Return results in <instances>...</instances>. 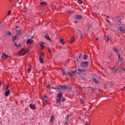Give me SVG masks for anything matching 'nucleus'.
<instances>
[{
	"instance_id": "nucleus-23",
	"label": "nucleus",
	"mask_w": 125,
	"mask_h": 125,
	"mask_svg": "<svg viewBox=\"0 0 125 125\" xmlns=\"http://www.w3.org/2000/svg\"><path fill=\"white\" fill-rule=\"evenodd\" d=\"M53 120H54V116L52 115L50 118V123H52V122H53Z\"/></svg>"
},
{
	"instance_id": "nucleus-54",
	"label": "nucleus",
	"mask_w": 125,
	"mask_h": 125,
	"mask_svg": "<svg viewBox=\"0 0 125 125\" xmlns=\"http://www.w3.org/2000/svg\"><path fill=\"white\" fill-rule=\"evenodd\" d=\"M0 85H1V82L0 81Z\"/></svg>"
},
{
	"instance_id": "nucleus-48",
	"label": "nucleus",
	"mask_w": 125,
	"mask_h": 125,
	"mask_svg": "<svg viewBox=\"0 0 125 125\" xmlns=\"http://www.w3.org/2000/svg\"><path fill=\"white\" fill-rule=\"evenodd\" d=\"M18 28H19V26H16V29H18Z\"/></svg>"
},
{
	"instance_id": "nucleus-9",
	"label": "nucleus",
	"mask_w": 125,
	"mask_h": 125,
	"mask_svg": "<svg viewBox=\"0 0 125 125\" xmlns=\"http://www.w3.org/2000/svg\"><path fill=\"white\" fill-rule=\"evenodd\" d=\"M39 44L41 46V47H42V49L44 48V42H40L39 43Z\"/></svg>"
},
{
	"instance_id": "nucleus-45",
	"label": "nucleus",
	"mask_w": 125,
	"mask_h": 125,
	"mask_svg": "<svg viewBox=\"0 0 125 125\" xmlns=\"http://www.w3.org/2000/svg\"><path fill=\"white\" fill-rule=\"evenodd\" d=\"M122 70H123L124 71V72H125V69L124 68H122Z\"/></svg>"
},
{
	"instance_id": "nucleus-61",
	"label": "nucleus",
	"mask_w": 125,
	"mask_h": 125,
	"mask_svg": "<svg viewBox=\"0 0 125 125\" xmlns=\"http://www.w3.org/2000/svg\"><path fill=\"white\" fill-rule=\"evenodd\" d=\"M114 68H115L114 66L111 69V70H113V69H114Z\"/></svg>"
},
{
	"instance_id": "nucleus-14",
	"label": "nucleus",
	"mask_w": 125,
	"mask_h": 125,
	"mask_svg": "<svg viewBox=\"0 0 125 125\" xmlns=\"http://www.w3.org/2000/svg\"><path fill=\"white\" fill-rule=\"evenodd\" d=\"M119 30L120 32H122L123 33H124V32H125V26L123 25L120 27Z\"/></svg>"
},
{
	"instance_id": "nucleus-55",
	"label": "nucleus",
	"mask_w": 125,
	"mask_h": 125,
	"mask_svg": "<svg viewBox=\"0 0 125 125\" xmlns=\"http://www.w3.org/2000/svg\"><path fill=\"white\" fill-rule=\"evenodd\" d=\"M79 119H80L81 120V119H82V117H79Z\"/></svg>"
},
{
	"instance_id": "nucleus-60",
	"label": "nucleus",
	"mask_w": 125,
	"mask_h": 125,
	"mask_svg": "<svg viewBox=\"0 0 125 125\" xmlns=\"http://www.w3.org/2000/svg\"><path fill=\"white\" fill-rule=\"evenodd\" d=\"M114 68H115L114 66L111 69V70H113V69H114Z\"/></svg>"
},
{
	"instance_id": "nucleus-64",
	"label": "nucleus",
	"mask_w": 125,
	"mask_h": 125,
	"mask_svg": "<svg viewBox=\"0 0 125 125\" xmlns=\"http://www.w3.org/2000/svg\"><path fill=\"white\" fill-rule=\"evenodd\" d=\"M65 125H67V122H66V123H65Z\"/></svg>"
},
{
	"instance_id": "nucleus-16",
	"label": "nucleus",
	"mask_w": 125,
	"mask_h": 125,
	"mask_svg": "<svg viewBox=\"0 0 125 125\" xmlns=\"http://www.w3.org/2000/svg\"><path fill=\"white\" fill-rule=\"evenodd\" d=\"M41 5H46L47 4V2L45 1H42L40 2Z\"/></svg>"
},
{
	"instance_id": "nucleus-13",
	"label": "nucleus",
	"mask_w": 125,
	"mask_h": 125,
	"mask_svg": "<svg viewBox=\"0 0 125 125\" xmlns=\"http://www.w3.org/2000/svg\"><path fill=\"white\" fill-rule=\"evenodd\" d=\"M92 81H93V82L95 83H99V81H98V80L95 78H93L92 79Z\"/></svg>"
},
{
	"instance_id": "nucleus-29",
	"label": "nucleus",
	"mask_w": 125,
	"mask_h": 125,
	"mask_svg": "<svg viewBox=\"0 0 125 125\" xmlns=\"http://www.w3.org/2000/svg\"><path fill=\"white\" fill-rule=\"evenodd\" d=\"M27 71L28 73H30L31 72V68H28L27 69Z\"/></svg>"
},
{
	"instance_id": "nucleus-1",
	"label": "nucleus",
	"mask_w": 125,
	"mask_h": 125,
	"mask_svg": "<svg viewBox=\"0 0 125 125\" xmlns=\"http://www.w3.org/2000/svg\"><path fill=\"white\" fill-rule=\"evenodd\" d=\"M57 89L61 90H65V89H68V91H71V88H69L65 85H59V86L57 87Z\"/></svg>"
},
{
	"instance_id": "nucleus-44",
	"label": "nucleus",
	"mask_w": 125,
	"mask_h": 125,
	"mask_svg": "<svg viewBox=\"0 0 125 125\" xmlns=\"http://www.w3.org/2000/svg\"><path fill=\"white\" fill-rule=\"evenodd\" d=\"M52 88H53V89H57V88H55V87H52Z\"/></svg>"
},
{
	"instance_id": "nucleus-6",
	"label": "nucleus",
	"mask_w": 125,
	"mask_h": 125,
	"mask_svg": "<svg viewBox=\"0 0 125 125\" xmlns=\"http://www.w3.org/2000/svg\"><path fill=\"white\" fill-rule=\"evenodd\" d=\"M74 18L77 20H82V19H83V16L81 15H76Z\"/></svg>"
},
{
	"instance_id": "nucleus-19",
	"label": "nucleus",
	"mask_w": 125,
	"mask_h": 125,
	"mask_svg": "<svg viewBox=\"0 0 125 125\" xmlns=\"http://www.w3.org/2000/svg\"><path fill=\"white\" fill-rule=\"evenodd\" d=\"M74 42H75V37H72V38L71 39L70 43H72Z\"/></svg>"
},
{
	"instance_id": "nucleus-62",
	"label": "nucleus",
	"mask_w": 125,
	"mask_h": 125,
	"mask_svg": "<svg viewBox=\"0 0 125 125\" xmlns=\"http://www.w3.org/2000/svg\"><path fill=\"white\" fill-rule=\"evenodd\" d=\"M121 61H123V59H121Z\"/></svg>"
},
{
	"instance_id": "nucleus-4",
	"label": "nucleus",
	"mask_w": 125,
	"mask_h": 125,
	"mask_svg": "<svg viewBox=\"0 0 125 125\" xmlns=\"http://www.w3.org/2000/svg\"><path fill=\"white\" fill-rule=\"evenodd\" d=\"M62 71L63 73V75H65V76H67V75H72V74H74L75 71H71L70 72H65V70L63 69H62Z\"/></svg>"
},
{
	"instance_id": "nucleus-32",
	"label": "nucleus",
	"mask_w": 125,
	"mask_h": 125,
	"mask_svg": "<svg viewBox=\"0 0 125 125\" xmlns=\"http://www.w3.org/2000/svg\"><path fill=\"white\" fill-rule=\"evenodd\" d=\"M95 89H90V90H91V91H92V93H92V92H94V90H95Z\"/></svg>"
},
{
	"instance_id": "nucleus-63",
	"label": "nucleus",
	"mask_w": 125,
	"mask_h": 125,
	"mask_svg": "<svg viewBox=\"0 0 125 125\" xmlns=\"http://www.w3.org/2000/svg\"><path fill=\"white\" fill-rule=\"evenodd\" d=\"M78 0V1H81V0Z\"/></svg>"
},
{
	"instance_id": "nucleus-28",
	"label": "nucleus",
	"mask_w": 125,
	"mask_h": 125,
	"mask_svg": "<svg viewBox=\"0 0 125 125\" xmlns=\"http://www.w3.org/2000/svg\"><path fill=\"white\" fill-rule=\"evenodd\" d=\"M83 57L84 60H86V59L87 58V56L86 55H84Z\"/></svg>"
},
{
	"instance_id": "nucleus-36",
	"label": "nucleus",
	"mask_w": 125,
	"mask_h": 125,
	"mask_svg": "<svg viewBox=\"0 0 125 125\" xmlns=\"http://www.w3.org/2000/svg\"><path fill=\"white\" fill-rule=\"evenodd\" d=\"M14 42V45H15V46H17V43L15 42Z\"/></svg>"
},
{
	"instance_id": "nucleus-15",
	"label": "nucleus",
	"mask_w": 125,
	"mask_h": 125,
	"mask_svg": "<svg viewBox=\"0 0 125 125\" xmlns=\"http://www.w3.org/2000/svg\"><path fill=\"white\" fill-rule=\"evenodd\" d=\"M62 96H63V95L62 94V92H60L59 94L57 95V97L59 98H62Z\"/></svg>"
},
{
	"instance_id": "nucleus-42",
	"label": "nucleus",
	"mask_w": 125,
	"mask_h": 125,
	"mask_svg": "<svg viewBox=\"0 0 125 125\" xmlns=\"http://www.w3.org/2000/svg\"><path fill=\"white\" fill-rule=\"evenodd\" d=\"M117 54L118 55V59H120V54L118 53Z\"/></svg>"
},
{
	"instance_id": "nucleus-57",
	"label": "nucleus",
	"mask_w": 125,
	"mask_h": 125,
	"mask_svg": "<svg viewBox=\"0 0 125 125\" xmlns=\"http://www.w3.org/2000/svg\"><path fill=\"white\" fill-rule=\"evenodd\" d=\"M45 101L46 102H47V100H45Z\"/></svg>"
},
{
	"instance_id": "nucleus-38",
	"label": "nucleus",
	"mask_w": 125,
	"mask_h": 125,
	"mask_svg": "<svg viewBox=\"0 0 125 125\" xmlns=\"http://www.w3.org/2000/svg\"><path fill=\"white\" fill-rule=\"evenodd\" d=\"M21 46V44H19V45H17V47H20Z\"/></svg>"
},
{
	"instance_id": "nucleus-52",
	"label": "nucleus",
	"mask_w": 125,
	"mask_h": 125,
	"mask_svg": "<svg viewBox=\"0 0 125 125\" xmlns=\"http://www.w3.org/2000/svg\"><path fill=\"white\" fill-rule=\"evenodd\" d=\"M106 21H107V22H108V23H109V22H110V21H109L108 20H106Z\"/></svg>"
},
{
	"instance_id": "nucleus-10",
	"label": "nucleus",
	"mask_w": 125,
	"mask_h": 125,
	"mask_svg": "<svg viewBox=\"0 0 125 125\" xmlns=\"http://www.w3.org/2000/svg\"><path fill=\"white\" fill-rule=\"evenodd\" d=\"M9 94H10V90H8L7 91H6L4 93V95L5 96H6V97H7L8 96H9Z\"/></svg>"
},
{
	"instance_id": "nucleus-53",
	"label": "nucleus",
	"mask_w": 125,
	"mask_h": 125,
	"mask_svg": "<svg viewBox=\"0 0 125 125\" xmlns=\"http://www.w3.org/2000/svg\"><path fill=\"white\" fill-rule=\"evenodd\" d=\"M125 86L123 87V89H125Z\"/></svg>"
},
{
	"instance_id": "nucleus-34",
	"label": "nucleus",
	"mask_w": 125,
	"mask_h": 125,
	"mask_svg": "<svg viewBox=\"0 0 125 125\" xmlns=\"http://www.w3.org/2000/svg\"><path fill=\"white\" fill-rule=\"evenodd\" d=\"M79 4H82L83 3V1L81 0V1H78Z\"/></svg>"
},
{
	"instance_id": "nucleus-24",
	"label": "nucleus",
	"mask_w": 125,
	"mask_h": 125,
	"mask_svg": "<svg viewBox=\"0 0 125 125\" xmlns=\"http://www.w3.org/2000/svg\"><path fill=\"white\" fill-rule=\"evenodd\" d=\"M107 40L106 41V42H108L109 41H110V36L108 35L106 37Z\"/></svg>"
},
{
	"instance_id": "nucleus-30",
	"label": "nucleus",
	"mask_w": 125,
	"mask_h": 125,
	"mask_svg": "<svg viewBox=\"0 0 125 125\" xmlns=\"http://www.w3.org/2000/svg\"><path fill=\"white\" fill-rule=\"evenodd\" d=\"M7 35L9 36H11V32L10 31H8L7 33Z\"/></svg>"
},
{
	"instance_id": "nucleus-41",
	"label": "nucleus",
	"mask_w": 125,
	"mask_h": 125,
	"mask_svg": "<svg viewBox=\"0 0 125 125\" xmlns=\"http://www.w3.org/2000/svg\"><path fill=\"white\" fill-rule=\"evenodd\" d=\"M81 101L82 102V104H83V103H84L83 101V100L81 99Z\"/></svg>"
},
{
	"instance_id": "nucleus-56",
	"label": "nucleus",
	"mask_w": 125,
	"mask_h": 125,
	"mask_svg": "<svg viewBox=\"0 0 125 125\" xmlns=\"http://www.w3.org/2000/svg\"><path fill=\"white\" fill-rule=\"evenodd\" d=\"M62 100H63V101H65V99H64V98H62Z\"/></svg>"
},
{
	"instance_id": "nucleus-50",
	"label": "nucleus",
	"mask_w": 125,
	"mask_h": 125,
	"mask_svg": "<svg viewBox=\"0 0 125 125\" xmlns=\"http://www.w3.org/2000/svg\"><path fill=\"white\" fill-rule=\"evenodd\" d=\"M44 98H47V96H44Z\"/></svg>"
},
{
	"instance_id": "nucleus-22",
	"label": "nucleus",
	"mask_w": 125,
	"mask_h": 125,
	"mask_svg": "<svg viewBox=\"0 0 125 125\" xmlns=\"http://www.w3.org/2000/svg\"><path fill=\"white\" fill-rule=\"evenodd\" d=\"M61 102V98H58L57 99V103H60Z\"/></svg>"
},
{
	"instance_id": "nucleus-26",
	"label": "nucleus",
	"mask_w": 125,
	"mask_h": 125,
	"mask_svg": "<svg viewBox=\"0 0 125 125\" xmlns=\"http://www.w3.org/2000/svg\"><path fill=\"white\" fill-rule=\"evenodd\" d=\"M45 38L46 39V40H48V41H50V38H49V37L45 36Z\"/></svg>"
},
{
	"instance_id": "nucleus-40",
	"label": "nucleus",
	"mask_w": 125,
	"mask_h": 125,
	"mask_svg": "<svg viewBox=\"0 0 125 125\" xmlns=\"http://www.w3.org/2000/svg\"><path fill=\"white\" fill-rule=\"evenodd\" d=\"M48 51L49 53H51V50H50V49H48Z\"/></svg>"
},
{
	"instance_id": "nucleus-47",
	"label": "nucleus",
	"mask_w": 125,
	"mask_h": 125,
	"mask_svg": "<svg viewBox=\"0 0 125 125\" xmlns=\"http://www.w3.org/2000/svg\"><path fill=\"white\" fill-rule=\"evenodd\" d=\"M50 86H49V85H48L47 86V88H48V87H49Z\"/></svg>"
},
{
	"instance_id": "nucleus-43",
	"label": "nucleus",
	"mask_w": 125,
	"mask_h": 125,
	"mask_svg": "<svg viewBox=\"0 0 125 125\" xmlns=\"http://www.w3.org/2000/svg\"><path fill=\"white\" fill-rule=\"evenodd\" d=\"M88 124V121H86L85 125H87Z\"/></svg>"
},
{
	"instance_id": "nucleus-25",
	"label": "nucleus",
	"mask_w": 125,
	"mask_h": 125,
	"mask_svg": "<svg viewBox=\"0 0 125 125\" xmlns=\"http://www.w3.org/2000/svg\"><path fill=\"white\" fill-rule=\"evenodd\" d=\"M113 50L115 52V53L118 54V49H117L116 48H113Z\"/></svg>"
},
{
	"instance_id": "nucleus-2",
	"label": "nucleus",
	"mask_w": 125,
	"mask_h": 125,
	"mask_svg": "<svg viewBox=\"0 0 125 125\" xmlns=\"http://www.w3.org/2000/svg\"><path fill=\"white\" fill-rule=\"evenodd\" d=\"M88 66V62L87 61L82 62L81 63V67L82 68H86Z\"/></svg>"
},
{
	"instance_id": "nucleus-7",
	"label": "nucleus",
	"mask_w": 125,
	"mask_h": 125,
	"mask_svg": "<svg viewBox=\"0 0 125 125\" xmlns=\"http://www.w3.org/2000/svg\"><path fill=\"white\" fill-rule=\"evenodd\" d=\"M30 109H32V110H35L36 108V105L34 104H30Z\"/></svg>"
},
{
	"instance_id": "nucleus-18",
	"label": "nucleus",
	"mask_w": 125,
	"mask_h": 125,
	"mask_svg": "<svg viewBox=\"0 0 125 125\" xmlns=\"http://www.w3.org/2000/svg\"><path fill=\"white\" fill-rule=\"evenodd\" d=\"M40 61L41 63H43L44 62L43 61V59L42 58V57L40 56L39 57Z\"/></svg>"
},
{
	"instance_id": "nucleus-37",
	"label": "nucleus",
	"mask_w": 125,
	"mask_h": 125,
	"mask_svg": "<svg viewBox=\"0 0 125 125\" xmlns=\"http://www.w3.org/2000/svg\"><path fill=\"white\" fill-rule=\"evenodd\" d=\"M10 13H11V11H9V12H8V13L7 14V15H10Z\"/></svg>"
},
{
	"instance_id": "nucleus-17",
	"label": "nucleus",
	"mask_w": 125,
	"mask_h": 125,
	"mask_svg": "<svg viewBox=\"0 0 125 125\" xmlns=\"http://www.w3.org/2000/svg\"><path fill=\"white\" fill-rule=\"evenodd\" d=\"M91 27V25L90 24H87V25L86 26V28H87V30L88 31H89V29Z\"/></svg>"
},
{
	"instance_id": "nucleus-35",
	"label": "nucleus",
	"mask_w": 125,
	"mask_h": 125,
	"mask_svg": "<svg viewBox=\"0 0 125 125\" xmlns=\"http://www.w3.org/2000/svg\"><path fill=\"white\" fill-rule=\"evenodd\" d=\"M81 57H82V53H79V58L80 59V58H81Z\"/></svg>"
},
{
	"instance_id": "nucleus-39",
	"label": "nucleus",
	"mask_w": 125,
	"mask_h": 125,
	"mask_svg": "<svg viewBox=\"0 0 125 125\" xmlns=\"http://www.w3.org/2000/svg\"><path fill=\"white\" fill-rule=\"evenodd\" d=\"M119 17H116V20L117 21H119Z\"/></svg>"
},
{
	"instance_id": "nucleus-21",
	"label": "nucleus",
	"mask_w": 125,
	"mask_h": 125,
	"mask_svg": "<svg viewBox=\"0 0 125 125\" xmlns=\"http://www.w3.org/2000/svg\"><path fill=\"white\" fill-rule=\"evenodd\" d=\"M60 42H62V44H65V42H64L63 39H61L60 40Z\"/></svg>"
},
{
	"instance_id": "nucleus-20",
	"label": "nucleus",
	"mask_w": 125,
	"mask_h": 125,
	"mask_svg": "<svg viewBox=\"0 0 125 125\" xmlns=\"http://www.w3.org/2000/svg\"><path fill=\"white\" fill-rule=\"evenodd\" d=\"M17 33L18 34V35H19L20 36L22 35V32H21V30H17Z\"/></svg>"
},
{
	"instance_id": "nucleus-3",
	"label": "nucleus",
	"mask_w": 125,
	"mask_h": 125,
	"mask_svg": "<svg viewBox=\"0 0 125 125\" xmlns=\"http://www.w3.org/2000/svg\"><path fill=\"white\" fill-rule=\"evenodd\" d=\"M85 70L83 69H77L74 71V73H77L78 75L80 74V73H84Z\"/></svg>"
},
{
	"instance_id": "nucleus-8",
	"label": "nucleus",
	"mask_w": 125,
	"mask_h": 125,
	"mask_svg": "<svg viewBox=\"0 0 125 125\" xmlns=\"http://www.w3.org/2000/svg\"><path fill=\"white\" fill-rule=\"evenodd\" d=\"M34 42V41L32 39H28L27 41V44H32Z\"/></svg>"
},
{
	"instance_id": "nucleus-31",
	"label": "nucleus",
	"mask_w": 125,
	"mask_h": 125,
	"mask_svg": "<svg viewBox=\"0 0 125 125\" xmlns=\"http://www.w3.org/2000/svg\"><path fill=\"white\" fill-rule=\"evenodd\" d=\"M69 117H71V115H67V116H66V120H69Z\"/></svg>"
},
{
	"instance_id": "nucleus-59",
	"label": "nucleus",
	"mask_w": 125,
	"mask_h": 125,
	"mask_svg": "<svg viewBox=\"0 0 125 125\" xmlns=\"http://www.w3.org/2000/svg\"><path fill=\"white\" fill-rule=\"evenodd\" d=\"M96 40L97 41H98V38H96Z\"/></svg>"
},
{
	"instance_id": "nucleus-51",
	"label": "nucleus",
	"mask_w": 125,
	"mask_h": 125,
	"mask_svg": "<svg viewBox=\"0 0 125 125\" xmlns=\"http://www.w3.org/2000/svg\"><path fill=\"white\" fill-rule=\"evenodd\" d=\"M75 23H78V21H74Z\"/></svg>"
},
{
	"instance_id": "nucleus-33",
	"label": "nucleus",
	"mask_w": 125,
	"mask_h": 125,
	"mask_svg": "<svg viewBox=\"0 0 125 125\" xmlns=\"http://www.w3.org/2000/svg\"><path fill=\"white\" fill-rule=\"evenodd\" d=\"M9 87V85H7L6 87V90H7L8 89V88Z\"/></svg>"
},
{
	"instance_id": "nucleus-49",
	"label": "nucleus",
	"mask_w": 125,
	"mask_h": 125,
	"mask_svg": "<svg viewBox=\"0 0 125 125\" xmlns=\"http://www.w3.org/2000/svg\"><path fill=\"white\" fill-rule=\"evenodd\" d=\"M106 18L109 19V18H110V17H109V16H106Z\"/></svg>"
},
{
	"instance_id": "nucleus-12",
	"label": "nucleus",
	"mask_w": 125,
	"mask_h": 125,
	"mask_svg": "<svg viewBox=\"0 0 125 125\" xmlns=\"http://www.w3.org/2000/svg\"><path fill=\"white\" fill-rule=\"evenodd\" d=\"M78 34L79 35V36H80V38H83V33H82V31H81V30H78L77 31Z\"/></svg>"
},
{
	"instance_id": "nucleus-27",
	"label": "nucleus",
	"mask_w": 125,
	"mask_h": 125,
	"mask_svg": "<svg viewBox=\"0 0 125 125\" xmlns=\"http://www.w3.org/2000/svg\"><path fill=\"white\" fill-rule=\"evenodd\" d=\"M16 39H17L16 36H13V42H15V40H16Z\"/></svg>"
},
{
	"instance_id": "nucleus-46",
	"label": "nucleus",
	"mask_w": 125,
	"mask_h": 125,
	"mask_svg": "<svg viewBox=\"0 0 125 125\" xmlns=\"http://www.w3.org/2000/svg\"><path fill=\"white\" fill-rule=\"evenodd\" d=\"M0 28H1V22H0Z\"/></svg>"
},
{
	"instance_id": "nucleus-11",
	"label": "nucleus",
	"mask_w": 125,
	"mask_h": 125,
	"mask_svg": "<svg viewBox=\"0 0 125 125\" xmlns=\"http://www.w3.org/2000/svg\"><path fill=\"white\" fill-rule=\"evenodd\" d=\"M1 57L2 58H4V59H6V58H8V57H9V56L5 53H2L1 55Z\"/></svg>"
},
{
	"instance_id": "nucleus-5",
	"label": "nucleus",
	"mask_w": 125,
	"mask_h": 125,
	"mask_svg": "<svg viewBox=\"0 0 125 125\" xmlns=\"http://www.w3.org/2000/svg\"><path fill=\"white\" fill-rule=\"evenodd\" d=\"M20 53H22L21 55H25V54H27L28 52H29V50H27L26 51L25 50V49H22L20 51Z\"/></svg>"
},
{
	"instance_id": "nucleus-58",
	"label": "nucleus",
	"mask_w": 125,
	"mask_h": 125,
	"mask_svg": "<svg viewBox=\"0 0 125 125\" xmlns=\"http://www.w3.org/2000/svg\"><path fill=\"white\" fill-rule=\"evenodd\" d=\"M20 0H17V2H18Z\"/></svg>"
}]
</instances>
